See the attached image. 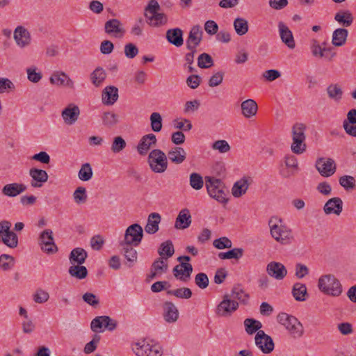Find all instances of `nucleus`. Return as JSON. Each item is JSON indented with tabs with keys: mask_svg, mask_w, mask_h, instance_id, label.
I'll list each match as a JSON object with an SVG mask.
<instances>
[{
	"mask_svg": "<svg viewBox=\"0 0 356 356\" xmlns=\"http://www.w3.org/2000/svg\"><path fill=\"white\" fill-rule=\"evenodd\" d=\"M15 264V258L7 254H2L0 255V268L4 270L8 271L11 270Z\"/></svg>",
	"mask_w": 356,
	"mask_h": 356,
	"instance_id": "47",
	"label": "nucleus"
},
{
	"mask_svg": "<svg viewBox=\"0 0 356 356\" xmlns=\"http://www.w3.org/2000/svg\"><path fill=\"white\" fill-rule=\"evenodd\" d=\"M315 165L321 175L325 177L334 175L337 169L334 161L330 158H319L316 161Z\"/></svg>",
	"mask_w": 356,
	"mask_h": 356,
	"instance_id": "12",
	"label": "nucleus"
},
{
	"mask_svg": "<svg viewBox=\"0 0 356 356\" xmlns=\"http://www.w3.org/2000/svg\"><path fill=\"white\" fill-rule=\"evenodd\" d=\"M203 31L200 25L193 26L188 33L186 41V49L194 50L200 45L202 40Z\"/></svg>",
	"mask_w": 356,
	"mask_h": 356,
	"instance_id": "13",
	"label": "nucleus"
},
{
	"mask_svg": "<svg viewBox=\"0 0 356 356\" xmlns=\"http://www.w3.org/2000/svg\"><path fill=\"white\" fill-rule=\"evenodd\" d=\"M49 298V295L46 291L38 289L33 295V300L39 304L46 302Z\"/></svg>",
	"mask_w": 356,
	"mask_h": 356,
	"instance_id": "62",
	"label": "nucleus"
},
{
	"mask_svg": "<svg viewBox=\"0 0 356 356\" xmlns=\"http://www.w3.org/2000/svg\"><path fill=\"white\" fill-rule=\"evenodd\" d=\"M152 270L159 273V275L165 273L168 268L167 261L163 258H157L152 264Z\"/></svg>",
	"mask_w": 356,
	"mask_h": 356,
	"instance_id": "52",
	"label": "nucleus"
},
{
	"mask_svg": "<svg viewBox=\"0 0 356 356\" xmlns=\"http://www.w3.org/2000/svg\"><path fill=\"white\" fill-rule=\"evenodd\" d=\"M234 27L236 33L238 35H243L248 31V21L241 17H237L234 21Z\"/></svg>",
	"mask_w": 356,
	"mask_h": 356,
	"instance_id": "46",
	"label": "nucleus"
},
{
	"mask_svg": "<svg viewBox=\"0 0 356 356\" xmlns=\"http://www.w3.org/2000/svg\"><path fill=\"white\" fill-rule=\"evenodd\" d=\"M147 163L151 170L155 173L164 172L168 165L166 154L159 149H152L149 153Z\"/></svg>",
	"mask_w": 356,
	"mask_h": 356,
	"instance_id": "5",
	"label": "nucleus"
},
{
	"mask_svg": "<svg viewBox=\"0 0 356 356\" xmlns=\"http://www.w3.org/2000/svg\"><path fill=\"white\" fill-rule=\"evenodd\" d=\"M105 32L117 38H121L125 33L122 24L118 19H111L104 24Z\"/></svg>",
	"mask_w": 356,
	"mask_h": 356,
	"instance_id": "16",
	"label": "nucleus"
},
{
	"mask_svg": "<svg viewBox=\"0 0 356 356\" xmlns=\"http://www.w3.org/2000/svg\"><path fill=\"white\" fill-rule=\"evenodd\" d=\"M158 253L160 255L159 258H163V259L167 261L175 253L172 242L170 240L163 242L158 249Z\"/></svg>",
	"mask_w": 356,
	"mask_h": 356,
	"instance_id": "39",
	"label": "nucleus"
},
{
	"mask_svg": "<svg viewBox=\"0 0 356 356\" xmlns=\"http://www.w3.org/2000/svg\"><path fill=\"white\" fill-rule=\"evenodd\" d=\"M212 149L218 150L220 153H226L230 150L229 143L225 140H218L212 144Z\"/></svg>",
	"mask_w": 356,
	"mask_h": 356,
	"instance_id": "63",
	"label": "nucleus"
},
{
	"mask_svg": "<svg viewBox=\"0 0 356 356\" xmlns=\"http://www.w3.org/2000/svg\"><path fill=\"white\" fill-rule=\"evenodd\" d=\"M168 157L172 163L181 164L186 158V152L181 147H174L168 151Z\"/></svg>",
	"mask_w": 356,
	"mask_h": 356,
	"instance_id": "37",
	"label": "nucleus"
},
{
	"mask_svg": "<svg viewBox=\"0 0 356 356\" xmlns=\"http://www.w3.org/2000/svg\"><path fill=\"white\" fill-rule=\"evenodd\" d=\"M88 257L87 252L82 248L73 249L70 255L69 260L71 264L82 265Z\"/></svg>",
	"mask_w": 356,
	"mask_h": 356,
	"instance_id": "36",
	"label": "nucleus"
},
{
	"mask_svg": "<svg viewBox=\"0 0 356 356\" xmlns=\"http://www.w3.org/2000/svg\"><path fill=\"white\" fill-rule=\"evenodd\" d=\"M348 31L344 28H338L333 31L332 44L335 47L343 46L347 40Z\"/></svg>",
	"mask_w": 356,
	"mask_h": 356,
	"instance_id": "38",
	"label": "nucleus"
},
{
	"mask_svg": "<svg viewBox=\"0 0 356 356\" xmlns=\"http://www.w3.org/2000/svg\"><path fill=\"white\" fill-rule=\"evenodd\" d=\"M106 74L102 67H97L90 74V79L94 86L99 87L105 80Z\"/></svg>",
	"mask_w": 356,
	"mask_h": 356,
	"instance_id": "44",
	"label": "nucleus"
},
{
	"mask_svg": "<svg viewBox=\"0 0 356 356\" xmlns=\"http://www.w3.org/2000/svg\"><path fill=\"white\" fill-rule=\"evenodd\" d=\"M255 344L264 354L270 353L274 349L273 339L266 334L264 330H259L254 337Z\"/></svg>",
	"mask_w": 356,
	"mask_h": 356,
	"instance_id": "11",
	"label": "nucleus"
},
{
	"mask_svg": "<svg viewBox=\"0 0 356 356\" xmlns=\"http://www.w3.org/2000/svg\"><path fill=\"white\" fill-rule=\"evenodd\" d=\"M190 186L195 190H200L204 186L202 177L196 172L190 175Z\"/></svg>",
	"mask_w": 356,
	"mask_h": 356,
	"instance_id": "55",
	"label": "nucleus"
},
{
	"mask_svg": "<svg viewBox=\"0 0 356 356\" xmlns=\"http://www.w3.org/2000/svg\"><path fill=\"white\" fill-rule=\"evenodd\" d=\"M102 121L104 125L112 127L118 123V115L111 112H105L102 116Z\"/></svg>",
	"mask_w": 356,
	"mask_h": 356,
	"instance_id": "61",
	"label": "nucleus"
},
{
	"mask_svg": "<svg viewBox=\"0 0 356 356\" xmlns=\"http://www.w3.org/2000/svg\"><path fill=\"white\" fill-rule=\"evenodd\" d=\"M11 223L7 220L0 222V238L2 242L10 248H16L18 245L17 234L10 230Z\"/></svg>",
	"mask_w": 356,
	"mask_h": 356,
	"instance_id": "9",
	"label": "nucleus"
},
{
	"mask_svg": "<svg viewBox=\"0 0 356 356\" xmlns=\"http://www.w3.org/2000/svg\"><path fill=\"white\" fill-rule=\"evenodd\" d=\"M161 216L159 213H151L147 218V222L145 226V231L149 234H154L159 229V224Z\"/></svg>",
	"mask_w": 356,
	"mask_h": 356,
	"instance_id": "29",
	"label": "nucleus"
},
{
	"mask_svg": "<svg viewBox=\"0 0 356 356\" xmlns=\"http://www.w3.org/2000/svg\"><path fill=\"white\" fill-rule=\"evenodd\" d=\"M266 273L270 277L277 280H282L286 276L287 270L283 264L270 261L266 266Z\"/></svg>",
	"mask_w": 356,
	"mask_h": 356,
	"instance_id": "14",
	"label": "nucleus"
},
{
	"mask_svg": "<svg viewBox=\"0 0 356 356\" xmlns=\"http://www.w3.org/2000/svg\"><path fill=\"white\" fill-rule=\"evenodd\" d=\"M206 187L209 195L220 203L226 204L228 201L225 187L219 179L211 177H206Z\"/></svg>",
	"mask_w": 356,
	"mask_h": 356,
	"instance_id": "4",
	"label": "nucleus"
},
{
	"mask_svg": "<svg viewBox=\"0 0 356 356\" xmlns=\"http://www.w3.org/2000/svg\"><path fill=\"white\" fill-rule=\"evenodd\" d=\"M27 189V186L21 183H10L6 184L1 189L3 195L8 197H15L23 193Z\"/></svg>",
	"mask_w": 356,
	"mask_h": 356,
	"instance_id": "22",
	"label": "nucleus"
},
{
	"mask_svg": "<svg viewBox=\"0 0 356 356\" xmlns=\"http://www.w3.org/2000/svg\"><path fill=\"white\" fill-rule=\"evenodd\" d=\"M124 52L127 58L132 59L138 55L139 50L136 44L129 42L124 45Z\"/></svg>",
	"mask_w": 356,
	"mask_h": 356,
	"instance_id": "60",
	"label": "nucleus"
},
{
	"mask_svg": "<svg viewBox=\"0 0 356 356\" xmlns=\"http://www.w3.org/2000/svg\"><path fill=\"white\" fill-rule=\"evenodd\" d=\"M213 245L217 249L222 250L225 248H231L232 246V243L231 240L227 237L223 236L215 239L213 242Z\"/></svg>",
	"mask_w": 356,
	"mask_h": 356,
	"instance_id": "59",
	"label": "nucleus"
},
{
	"mask_svg": "<svg viewBox=\"0 0 356 356\" xmlns=\"http://www.w3.org/2000/svg\"><path fill=\"white\" fill-rule=\"evenodd\" d=\"M191 223V216L188 209H181L175 221V227L178 229L188 228Z\"/></svg>",
	"mask_w": 356,
	"mask_h": 356,
	"instance_id": "32",
	"label": "nucleus"
},
{
	"mask_svg": "<svg viewBox=\"0 0 356 356\" xmlns=\"http://www.w3.org/2000/svg\"><path fill=\"white\" fill-rule=\"evenodd\" d=\"M232 300H238L241 303L246 305L250 298V296L245 291L240 284L234 285L231 291V293L228 294Z\"/></svg>",
	"mask_w": 356,
	"mask_h": 356,
	"instance_id": "33",
	"label": "nucleus"
},
{
	"mask_svg": "<svg viewBox=\"0 0 356 356\" xmlns=\"http://www.w3.org/2000/svg\"><path fill=\"white\" fill-rule=\"evenodd\" d=\"M118 89L115 86H106L102 91V102L105 105H113L118 99Z\"/></svg>",
	"mask_w": 356,
	"mask_h": 356,
	"instance_id": "30",
	"label": "nucleus"
},
{
	"mask_svg": "<svg viewBox=\"0 0 356 356\" xmlns=\"http://www.w3.org/2000/svg\"><path fill=\"white\" fill-rule=\"evenodd\" d=\"M163 316L164 320L168 323H175L178 320L179 311L173 302L166 301L163 303Z\"/></svg>",
	"mask_w": 356,
	"mask_h": 356,
	"instance_id": "21",
	"label": "nucleus"
},
{
	"mask_svg": "<svg viewBox=\"0 0 356 356\" xmlns=\"http://www.w3.org/2000/svg\"><path fill=\"white\" fill-rule=\"evenodd\" d=\"M143 237V230L142 227L137 223L129 226L124 233V240L120 243L134 245L138 246Z\"/></svg>",
	"mask_w": 356,
	"mask_h": 356,
	"instance_id": "8",
	"label": "nucleus"
},
{
	"mask_svg": "<svg viewBox=\"0 0 356 356\" xmlns=\"http://www.w3.org/2000/svg\"><path fill=\"white\" fill-rule=\"evenodd\" d=\"M306 127L304 124L296 123L292 127L293 143L291 148L293 153L300 154L303 153L306 149L305 143Z\"/></svg>",
	"mask_w": 356,
	"mask_h": 356,
	"instance_id": "6",
	"label": "nucleus"
},
{
	"mask_svg": "<svg viewBox=\"0 0 356 356\" xmlns=\"http://www.w3.org/2000/svg\"><path fill=\"white\" fill-rule=\"evenodd\" d=\"M29 175L31 177L30 184L33 188L42 187L49 178L48 174L45 170L35 168H32L29 170Z\"/></svg>",
	"mask_w": 356,
	"mask_h": 356,
	"instance_id": "17",
	"label": "nucleus"
},
{
	"mask_svg": "<svg viewBox=\"0 0 356 356\" xmlns=\"http://www.w3.org/2000/svg\"><path fill=\"white\" fill-rule=\"evenodd\" d=\"M165 36L168 42L177 47L184 44L183 31L179 28L168 29Z\"/></svg>",
	"mask_w": 356,
	"mask_h": 356,
	"instance_id": "28",
	"label": "nucleus"
},
{
	"mask_svg": "<svg viewBox=\"0 0 356 356\" xmlns=\"http://www.w3.org/2000/svg\"><path fill=\"white\" fill-rule=\"evenodd\" d=\"M277 321L284 326L292 338L300 339L303 336L305 332L303 325L295 316L286 313H281L277 316Z\"/></svg>",
	"mask_w": 356,
	"mask_h": 356,
	"instance_id": "2",
	"label": "nucleus"
},
{
	"mask_svg": "<svg viewBox=\"0 0 356 356\" xmlns=\"http://www.w3.org/2000/svg\"><path fill=\"white\" fill-rule=\"evenodd\" d=\"M325 214L339 216L343 211V201L339 197H332L328 200L323 207Z\"/></svg>",
	"mask_w": 356,
	"mask_h": 356,
	"instance_id": "23",
	"label": "nucleus"
},
{
	"mask_svg": "<svg viewBox=\"0 0 356 356\" xmlns=\"http://www.w3.org/2000/svg\"><path fill=\"white\" fill-rule=\"evenodd\" d=\"M346 132L353 137H356V109H350L347 113V118L343 122Z\"/></svg>",
	"mask_w": 356,
	"mask_h": 356,
	"instance_id": "26",
	"label": "nucleus"
},
{
	"mask_svg": "<svg viewBox=\"0 0 356 356\" xmlns=\"http://www.w3.org/2000/svg\"><path fill=\"white\" fill-rule=\"evenodd\" d=\"M132 350L136 356H161V348L156 345H151L145 340L134 343L131 346Z\"/></svg>",
	"mask_w": 356,
	"mask_h": 356,
	"instance_id": "7",
	"label": "nucleus"
},
{
	"mask_svg": "<svg viewBox=\"0 0 356 356\" xmlns=\"http://www.w3.org/2000/svg\"><path fill=\"white\" fill-rule=\"evenodd\" d=\"M100 339H101L100 336L95 334L93 336L92 339L90 342H88L86 344L84 349H83L84 353L86 354H90V353H93L96 350L97 345L100 341Z\"/></svg>",
	"mask_w": 356,
	"mask_h": 356,
	"instance_id": "57",
	"label": "nucleus"
},
{
	"mask_svg": "<svg viewBox=\"0 0 356 356\" xmlns=\"http://www.w3.org/2000/svg\"><path fill=\"white\" fill-rule=\"evenodd\" d=\"M318 287L321 292L332 296H339L342 293L340 282L331 274L321 276L318 279Z\"/></svg>",
	"mask_w": 356,
	"mask_h": 356,
	"instance_id": "3",
	"label": "nucleus"
},
{
	"mask_svg": "<svg viewBox=\"0 0 356 356\" xmlns=\"http://www.w3.org/2000/svg\"><path fill=\"white\" fill-rule=\"evenodd\" d=\"M252 181V179L250 177H243L236 181L232 188V195L234 197H240L245 194Z\"/></svg>",
	"mask_w": 356,
	"mask_h": 356,
	"instance_id": "20",
	"label": "nucleus"
},
{
	"mask_svg": "<svg viewBox=\"0 0 356 356\" xmlns=\"http://www.w3.org/2000/svg\"><path fill=\"white\" fill-rule=\"evenodd\" d=\"M195 283L200 289H206L209 283L208 276L204 273H197L195 277Z\"/></svg>",
	"mask_w": 356,
	"mask_h": 356,
	"instance_id": "58",
	"label": "nucleus"
},
{
	"mask_svg": "<svg viewBox=\"0 0 356 356\" xmlns=\"http://www.w3.org/2000/svg\"><path fill=\"white\" fill-rule=\"evenodd\" d=\"M278 29L280 38L289 49H294L296 42L292 32L289 27L282 22H279Z\"/></svg>",
	"mask_w": 356,
	"mask_h": 356,
	"instance_id": "24",
	"label": "nucleus"
},
{
	"mask_svg": "<svg viewBox=\"0 0 356 356\" xmlns=\"http://www.w3.org/2000/svg\"><path fill=\"white\" fill-rule=\"evenodd\" d=\"M292 294L297 301H305L308 296L306 285L300 282L295 283L292 289Z\"/></svg>",
	"mask_w": 356,
	"mask_h": 356,
	"instance_id": "41",
	"label": "nucleus"
},
{
	"mask_svg": "<svg viewBox=\"0 0 356 356\" xmlns=\"http://www.w3.org/2000/svg\"><path fill=\"white\" fill-rule=\"evenodd\" d=\"M173 274L175 277L182 281H187L190 278L193 272V266L191 264L181 262L173 268Z\"/></svg>",
	"mask_w": 356,
	"mask_h": 356,
	"instance_id": "25",
	"label": "nucleus"
},
{
	"mask_svg": "<svg viewBox=\"0 0 356 356\" xmlns=\"http://www.w3.org/2000/svg\"><path fill=\"white\" fill-rule=\"evenodd\" d=\"M238 306L237 301L232 300L228 294H225L216 307V313L219 316L229 317L238 309Z\"/></svg>",
	"mask_w": 356,
	"mask_h": 356,
	"instance_id": "10",
	"label": "nucleus"
},
{
	"mask_svg": "<svg viewBox=\"0 0 356 356\" xmlns=\"http://www.w3.org/2000/svg\"><path fill=\"white\" fill-rule=\"evenodd\" d=\"M73 198L76 204H84L88 198L86 188L83 186L78 187L73 193Z\"/></svg>",
	"mask_w": 356,
	"mask_h": 356,
	"instance_id": "51",
	"label": "nucleus"
},
{
	"mask_svg": "<svg viewBox=\"0 0 356 356\" xmlns=\"http://www.w3.org/2000/svg\"><path fill=\"white\" fill-rule=\"evenodd\" d=\"M326 92L330 99L339 103L343 99V91L338 83H331L326 88Z\"/></svg>",
	"mask_w": 356,
	"mask_h": 356,
	"instance_id": "34",
	"label": "nucleus"
},
{
	"mask_svg": "<svg viewBox=\"0 0 356 356\" xmlns=\"http://www.w3.org/2000/svg\"><path fill=\"white\" fill-rule=\"evenodd\" d=\"M212 57L207 53L201 54L197 58V65L202 69H208L213 65Z\"/></svg>",
	"mask_w": 356,
	"mask_h": 356,
	"instance_id": "49",
	"label": "nucleus"
},
{
	"mask_svg": "<svg viewBox=\"0 0 356 356\" xmlns=\"http://www.w3.org/2000/svg\"><path fill=\"white\" fill-rule=\"evenodd\" d=\"M50 83L57 86L67 87L70 89L74 88V83L70 77L64 72L56 71L49 79Z\"/></svg>",
	"mask_w": 356,
	"mask_h": 356,
	"instance_id": "15",
	"label": "nucleus"
},
{
	"mask_svg": "<svg viewBox=\"0 0 356 356\" xmlns=\"http://www.w3.org/2000/svg\"><path fill=\"white\" fill-rule=\"evenodd\" d=\"M243 249L241 248H233L226 252H220L218 257L220 259H239L243 255Z\"/></svg>",
	"mask_w": 356,
	"mask_h": 356,
	"instance_id": "45",
	"label": "nucleus"
},
{
	"mask_svg": "<svg viewBox=\"0 0 356 356\" xmlns=\"http://www.w3.org/2000/svg\"><path fill=\"white\" fill-rule=\"evenodd\" d=\"M168 295L174 296L178 298L189 299L192 296V291L189 288L182 287L173 290H168Z\"/></svg>",
	"mask_w": 356,
	"mask_h": 356,
	"instance_id": "48",
	"label": "nucleus"
},
{
	"mask_svg": "<svg viewBox=\"0 0 356 356\" xmlns=\"http://www.w3.org/2000/svg\"><path fill=\"white\" fill-rule=\"evenodd\" d=\"M339 184L346 191L353 190L355 188V178L350 175H343L339 178Z\"/></svg>",
	"mask_w": 356,
	"mask_h": 356,
	"instance_id": "54",
	"label": "nucleus"
},
{
	"mask_svg": "<svg viewBox=\"0 0 356 356\" xmlns=\"http://www.w3.org/2000/svg\"><path fill=\"white\" fill-rule=\"evenodd\" d=\"M157 139L154 134L143 136L137 145V151L140 155H146L152 147L156 145Z\"/></svg>",
	"mask_w": 356,
	"mask_h": 356,
	"instance_id": "19",
	"label": "nucleus"
},
{
	"mask_svg": "<svg viewBox=\"0 0 356 356\" xmlns=\"http://www.w3.org/2000/svg\"><path fill=\"white\" fill-rule=\"evenodd\" d=\"M334 19L343 26L348 27L353 24L354 17L349 10H341L335 14Z\"/></svg>",
	"mask_w": 356,
	"mask_h": 356,
	"instance_id": "40",
	"label": "nucleus"
},
{
	"mask_svg": "<svg viewBox=\"0 0 356 356\" xmlns=\"http://www.w3.org/2000/svg\"><path fill=\"white\" fill-rule=\"evenodd\" d=\"M79 115L80 109L74 104H70L61 113L63 121L67 125L74 124L77 121Z\"/></svg>",
	"mask_w": 356,
	"mask_h": 356,
	"instance_id": "18",
	"label": "nucleus"
},
{
	"mask_svg": "<svg viewBox=\"0 0 356 356\" xmlns=\"http://www.w3.org/2000/svg\"><path fill=\"white\" fill-rule=\"evenodd\" d=\"M121 247V253L127 259V264L129 267H131L137 261L138 253L134 248V245H128L125 243H120Z\"/></svg>",
	"mask_w": 356,
	"mask_h": 356,
	"instance_id": "27",
	"label": "nucleus"
},
{
	"mask_svg": "<svg viewBox=\"0 0 356 356\" xmlns=\"http://www.w3.org/2000/svg\"><path fill=\"white\" fill-rule=\"evenodd\" d=\"M151 128L155 132L162 129V118L159 113L154 112L150 115Z\"/></svg>",
	"mask_w": 356,
	"mask_h": 356,
	"instance_id": "53",
	"label": "nucleus"
},
{
	"mask_svg": "<svg viewBox=\"0 0 356 356\" xmlns=\"http://www.w3.org/2000/svg\"><path fill=\"white\" fill-rule=\"evenodd\" d=\"M126 147V142L121 136L115 137L111 145V151L113 153H119Z\"/></svg>",
	"mask_w": 356,
	"mask_h": 356,
	"instance_id": "56",
	"label": "nucleus"
},
{
	"mask_svg": "<svg viewBox=\"0 0 356 356\" xmlns=\"http://www.w3.org/2000/svg\"><path fill=\"white\" fill-rule=\"evenodd\" d=\"M271 236L278 243L286 245L293 239L292 231L283 224V220L272 217L268 221Z\"/></svg>",
	"mask_w": 356,
	"mask_h": 356,
	"instance_id": "1",
	"label": "nucleus"
},
{
	"mask_svg": "<svg viewBox=\"0 0 356 356\" xmlns=\"http://www.w3.org/2000/svg\"><path fill=\"white\" fill-rule=\"evenodd\" d=\"M92 174L90 164L86 163L81 165L78 173V177L81 181H87L92 178Z\"/></svg>",
	"mask_w": 356,
	"mask_h": 356,
	"instance_id": "50",
	"label": "nucleus"
},
{
	"mask_svg": "<svg viewBox=\"0 0 356 356\" xmlns=\"http://www.w3.org/2000/svg\"><path fill=\"white\" fill-rule=\"evenodd\" d=\"M242 114L247 118H250L256 115L258 111L257 102L252 99L243 101L241 104Z\"/></svg>",
	"mask_w": 356,
	"mask_h": 356,
	"instance_id": "35",
	"label": "nucleus"
},
{
	"mask_svg": "<svg viewBox=\"0 0 356 356\" xmlns=\"http://www.w3.org/2000/svg\"><path fill=\"white\" fill-rule=\"evenodd\" d=\"M224 77L223 72H217L213 74L209 80L208 84L210 87H216L222 83Z\"/></svg>",
	"mask_w": 356,
	"mask_h": 356,
	"instance_id": "64",
	"label": "nucleus"
},
{
	"mask_svg": "<svg viewBox=\"0 0 356 356\" xmlns=\"http://www.w3.org/2000/svg\"><path fill=\"white\" fill-rule=\"evenodd\" d=\"M14 39L20 47H24L31 42L29 32L22 26H18L14 32Z\"/></svg>",
	"mask_w": 356,
	"mask_h": 356,
	"instance_id": "31",
	"label": "nucleus"
},
{
	"mask_svg": "<svg viewBox=\"0 0 356 356\" xmlns=\"http://www.w3.org/2000/svg\"><path fill=\"white\" fill-rule=\"evenodd\" d=\"M69 274L76 279L83 280L88 275V270L82 265L72 264L68 270Z\"/></svg>",
	"mask_w": 356,
	"mask_h": 356,
	"instance_id": "42",
	"label": "nucleus"
},
{
	"mask_svg": "<svg viewBox=\"0 0 356 356\" xmlns=\"http://www.w3.org/2000/svg\"><path fill=\"white\" fill-rule=\"evenodd\" d=\"M244 326L245 332L248 334H253L257 332L262 327V324L260 321L254 318H246L244 321Z\"/></svg>",
	"mask_w": 356,
	"mask_h": 356,
	"instance_id": "43",
	"label": "nucleus"
}]
</instances>
